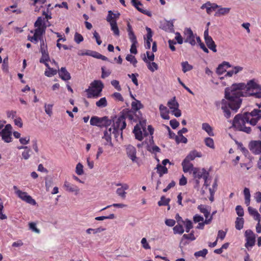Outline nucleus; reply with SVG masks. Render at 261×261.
I'll return each instance as SVG.
<instances>
[{"mask_svg": "<svg viewBox=\"0 0 261 261\" xmlns=\"http://www.w3.org/2000/svg\"><path fill=\"white\" fill-rule=\"evenodd\" d=\"M207 253H208L207 250L206 249H203L202 250H200V251L195 252L194 255L196 257H200V256H202V257H204L206 256V255L207 254Z\"/></svg>", "mask_w": 261, "mask_h": 261, "instance_id": "09e8293b", "label": "nucleus"}, {"mask_svg": "<svg viewBox=\"0 0 261 261\" xmlns=\"http://www.w3.org/2000/svg\"><path fill=\"white\" fill-rule=\"evenodd\" d=\"M230 8H219V9L216 12L215 16L216 17H219L221 15H224L229 13Z\"/></svg>", "mask_w": 261, "mask_h": 261, "instance_id": "c756f323", "label": "nucleus"}, {"mask_svg": "<svg viewBox=\"0 0 261 261\" xmlns=\"http://www.w3.org/2000/svg\"><path fill=\"white\" fill-rule=\"evenodd\" d=\"M159 110L161 113V117L166 120H168L170 118L169 116V111L168 110L167 108L164 106L163 105L161 104L160 105Z\"/></svg>", "mask_w": 261, "mask_h": 261, "instance_id": "aec40b11", "label": "nucleus"}, {"mask_svg": "<svg viewBox=\"0 0 261 261\" xmlns=\"http://www.w3.org/2000/svg\"><path fill=\"white\" fill-rule=\"evenodd\" d=\"M205 144L208 147L214 149L215 148L214 142L212 138L207 137L204 139Z\"/></svg>", "mask_w": 261, "mask_h": 261, "instance_id": "4c0bfd02", "label": "nucleus"}, {"mask_svg": "<svg viewBox=\"0 0 261 261\" xmlns=\"http://www.w3.org/2000/svg\"><path fill=\"white\" fill-rule=\"evenodd\" d=\"M260 119L261 111L254 109L251 112L237 114L233 119L232 125L238 130L250 134L251 127L246 126L245 124L247 123L254 126Z\"/></svg>", "mask_w": 261, "mask_h": 261, "instance_id": "f03ea898", "label": "nucleus"}, {"mask_svg": "<svg viewBox=\"0 0 261 261\" xmlns=\"http://www.w3.org/2000/svg\"><path fill=\"white\" fill-rule=\"evenodd\" d=\"M236 211L239 217H242L244 215V210L241 205H237L236 207Z\"/></svg>", "mask_w": 261, "mask_h": 261, "instance_id": "052dcab7", "label": "nucleus"}, {"mask_svg": "<svg viewBox=\"0 0 261 261\" xmlns=\"http://www.w3.org/2000/svg\"><path fill=\"white\" fill-rule=\"evenodd\" d=\"M245 237L246 241L245 247L248 248L249 247L253 246L255 242V236L254 232L251 230L248 229L245 232Z\"/></svg>", "mask_w": 261, "mask_h": 261, "instance_id": "9b49d317", "label": "nucleus"}, {"mask_svg": "<svg viewBox=\"0 0 261 261\" xmlns=\"http://www.w3.org/2000/svg\"><path fill=\"white\" fill-rule=\"evenodd\" d=\"M101 121V117L100 118L97 116H93L90 119V123L91 125L97 126L100 127Z\"/></svg>", "mask_w": 261, "mask_h": 261, "instance_id": "c85d7f7f", "label": "nucleus"}, {"mask_svg": "<svg viewBox=\"0 0 261 261\" xmlns=\"http://www.w3.org/2000/svg\"><path fill=\"white\" fill-rule=\"evenodd\" d=\"M156 168L160 177H162L164 174H167L168 173V169L164 166L158 164L157 165Z\"/></svg>", "mask_w": 261, "mask_h": 261, "instance_id": "473e14b6", "label": "nucleus"}, {"mask_svg": "<svg viewBox=\"0 0 261 261\" xmlns=\"http://www.w3.org/2000/svg\"><path fill=\"white\" fill-rule=\"evenodd\" d=\"M208 207L205 205H199L198 206L197 208L199 211L204 214L205 219H208L209 217H210V211L208 210Z\"/></svg>", "mask_w": 261, "mask_h": 261, "instance_id": "b1692460", "label": "nucleus"}, {"mask_svg": "<svg viewBox=\"0 0 261 261\" xmlns=\"http://www.w3.org/2000/svg\"><path fill=\"white\" fill-rule=\"evenodd\" d=\"M204 39L207 47L213 52H217L216 45L212 37L208 35V28H206L204 32Z\"/></svg>", "mask_w": 261, "mask_h": 261, "instance_id": "9d476101", "label": "nucleus"}, {"mask_svg": "<svg viewBox=\"0 0 261 261\" xmlns=\"http://www.w3.org/2000/svg\"><path fill=\"white\" fill-rule=\"evenodd\" d=\"M17 193V196L22 200L33 205H35L37 204L36 201L27 192L18 191Z\"/></svg>", "mask_w": 261, "mask_h": 261, "instance_id": "ddd939ff", "label": "nucleus"}, {"mask_svg": "<svg viewBox=\"0 0 261 261\" xmlns=\"http://www.w3.org/2000/svg\"><path fill=\"white\" fill-rule=\"evenodd\" d=\"M114 118L112 117H111V119H109L107 116L101 117L102 121H101V122L100 126V127H108V126L111 125L110 128L105 131L104 136L102 137V139L106 141V142L105 143V145H110L112 147L113 146V144L112 143L111 135L112 134H114Z\"/></svg>", "mask_w": 261, "mask_h": 261, "instance_id": "20e7f679", "label": "nucleus"}, {"mask_svg": "<svg viewBox=\"0 0 261 261\" xmlns=\"http://www.w3.org/2000/svg\"><path fill=\"white\" fill-rule=\"evenodd\" d=\"M248 147L250 150L254 154H261V141H251Z\"/></svg>", "mask_w": 261, "mask_h": 261, "instance_id": "f8f14e48", "label": "nucleus"}, {"mask_svg": "<svg viewBox=\"0 0 261 261\" xmlns=\"http://www.w3.org/2000/svg\"><path fill=\"white\" fill-rule=\"evenodd\" d=\"M65 190L70 192H77L79 191L78 187L74 185L71 184L67 181H65L63 186Z\"/></svg>", "mask_w": 261, "mask_h": 261, "instance_id": "412c9836", "label": "nucleus"}, {"mask_svg": "<svg viewBox=\"0 0 261 261\" xmlns=\"http://www.w3.org/2000/svg\"><path fill=\"white\" fill-rule=\"evenodd\" d=\"M255 90L260 91L261 85L254 79L249 81L246 85L244 83L233 84L229 89L225 90V97L227 100L222 99L217 103V106H221L225 117L229 118L231 116L230 109L236 112L240 108L242 101L241 97L254 96L256 98L261 97V92H250Z\"/></svg>", "mask_w": 261, "mask_h": 261, "instance_id": "f257e3e1", "label": "nucleus"}, {"mask_svg": "<svg viewBox=\"0 0 261 261\" xmlns=\"http://www.w3.org/2000/svg\"><path fill=\"white\" fill-rule=\"evenodd\" d=\"M123 110L121 112V115L115 122V138L120 134L121 138H122V130L126 127V119L130 121L131 123L137 122L142 120V114L140 112Z\"/></svg>", "mask_w": 261, "mask_h": 261, "instance_id": "7ed1b4c3", "label": "nucleus"}, {"mask_svg": "<svg viewBox=\"0 0 261 261\" xmlns=\"http://www.w3.org/2000/svg\"><path fill=\"white\" fill-rule=\"evenodd\" d=\"M175 39L178 44H181L183 43L182 37L181 36V35L179 33L176 32L175 33Z\"/></svg>", "mask_w": 261, "mask_h": 261, "instance_id": "e2e57ef3", "label": "nucleus"}, {"mask_svg": "<svg viewBox=\"0 0 261 261\" xmlns=\"http://www.w3.org/2000/svg\"><path fill=\"white\" fill-rule=\"evenodd\" d=\"M182 238L187 240H190L191 241H194L196 239L193 231H191L189 234H184L182 236Z\"/></svg>", "mask_w": 261, "mask_h": 261, "instance_id": "864d4df0", "label": "nucleus"}, {"mask_svg": "<svg viewBox=\"0 0 261 261\" xmlns=\"http://www.w3.org/2000/svg\"><path fill=\"white\" fill-rule=\"evenodd\" d=\"M182 70L184 73L191 70L193 69V66L189 64L187 61L182 62L181 64Z\"/></svg>", "mask_w": 261, "mask_h": 261, "instance_id": "c9c22d12", "label": "nucleus"}, {"mask_svg": "<svg viewBox=\"0 0 261 261\" xmlns=\"http://www.w3.org/2000/svg\"><path fill=\"white\" fill-rule=\"evenodd\" d=\"M58 73L60 77L63 81H68L71 79L70 74L65 67H61Z\"/></svg>", "mask_w": 261, "mask_h": 261, "instance_id": "dca6fc26", "label": "nucleus"}, {"mask_svg": "<svg viewBox=\"0 0 261 261\" xmlns=\"http://www.w3.org/2000/svg\"><path fill=\"white\" fill-rule=\"evenodd\" d=\"M103 87L104 85L101 81L94 80L90 84L89 87L86 90L87 97L91 98L100 96Z\"/></svg>", "mask_w": 261, "mask_h": 261, "instance_id": "39448f33", "label": "nucleus"}, {"mask_svg": "<svg viewBox=\"0 0 261 261\" xmlns=\"http://www.w3.org/2000/svg\"><path fill=\"white\" fill-rule=\"evenodd\" d=\"M226 69L224 68V66L222 64L219 65L217 68L216 73L218 75H221L226 72Z\"/></svg>", "mask_w": 261, "mask_h": 261, "instance_id": "6e6d98bb", "label": "nucleus"}, {"mask_svg": "<svg viewBox=\"0 0 261 261\" xmlns=\"http://www.w3.org/2000/svg\"><path fill=\"white\" fill-rule=\"evenodd\" d=\"M170 125L173 129H175L179 126V123L176 119H172L170 121Z\"/></svg>", "mask_w": 261, "mask_h": 261, "instance_id": "774afa93", "label": "nucleus"}, {"mask_svg": "<svg viewBox=\"0 0 261 261\" xmlns=\"http://www.w3.org/2000/svg\"><path fill=\"white\" fill-rule=\"evenodd\" d=\"M4 205L1 199L0 198V219L5 220L7 218V216L3 213Z\"/></svg>", "mask_w": 261, "mask_h": 261, "instance_id": "5fc2aeb1", "label": "nucleus"}, {"mask_svg": "<svg viewBox=\"0 0 261 261\" xmlns=\"http://www.w3.org/2000/svg\"><path fill=\"white\" fill-rule=\"evenodd\" d=\"M133 5L141 13L147 15V16H151V13L147 10H144L142 8V4L138 0H132Z\"/></svg>", "mask_w": 261, "mask_h": 261, "instance_id": "4468645a", "label": "nucleus"}, {"mask_svg": "<svg viewBox=\"0 0 261 261\" xmlns=\"http://www.w3.org/2000/svg\"><path fill=\"white\" fill-rule=\"evenodd\" d=\"M126 153L128 156L132 160L133 162H135L137 159L136 157V148L131 145H129L126 148Z\"/></svg>", "mask_w": 261, "mask_h": 261, "instance_id": "a211bd4d", "label": "nucleus"}, {"mask_svg": "<svg viewBox=\"0 0 261 261\" xmlns=\"http://www.w3.org/2000/svg\"><path fill=\"white\" fill-rule=\"evenodd\" d=\"M14 123L16 125L18 126L19 127H22L23 125L22 119L20 117H16L14 119Z\"/></svg>", "mask_w": 261, "mask_h": 261, "instance_id": "0e129e2a", "label": "nucleus"}, {"mask_svg": "<svg viewBox=\"0 0 261 261\" xmlns=\"http://www.w3.org/2000/svg\"><path fill=\"white\" fill-rule=\"evenodd\" d=\"M192 172L194 178H198V179H200V178H203L204 180V186L206 187L209 186L207 179L209 173L204 168L200 169L195 167L193 169Z\"/></svg>", "mask_w": 261, "mask_h": 261, "instance_id": "0eeeda50", "label": "nucleus"}, {"mask_svg": "<svg viewBox=\"0 0 261 261\" xmlns=\"http://www.w3.org/2000/svg\"><path fill=\"white\" fill-rule=\"evenodd\" d=\"M127 31L128 38L132 43H138L137 38L129 22L127 23Z\"/></svg>", "mask_w": 261, "mask_h": 261, "instance_id": "f3484780", "label": "nucleus"}, {"mask_svg": "<svg viewBox=\"0 0 261 261\" xmlns=\"http://www.w3.org/2000/svg\"><path fill=\"white\" fill-rule=\"evenodd\" d=\"M31 152V149L28 148V149H26L24 151L22 152V156L24 160H28L30 158L31 155L30 152Z\"/></svg>", "mask_w": 261, "mask_h": 261, "instance_id": "4d7b16f0", "label": "nucleus"}, {"mask_svg": "<svg viewBox=\"0 0 261 261\" xmlns=\"http://www.w3.org/2000/svg\"><path fill=\"white\" fill-rule=\"evenodd\" d=\"M143 60L145 63H147V68H148V69L149 70H150L152 72H153L155 70H158V66L156 63L153 62H148L145 57H144V58L143 59Z\"/></svg>", "mask_w": 261, "mask_h": 261, "instance_id": "cd10ccee", "label": "nucleus"}, {"mask_svg": "<svg viewBox=\"0 0 261 261\" xmlns=\"http://www.w3.org/2000/svg\"><path fill=\"white\" fill-rule=\"evenodd\" d=\"M173 23L172 21H166L162 24V29L166 32H172L174 31Z\"/></svg>", "mask_w": 261, "mask_h": 261, "instance_id": "4be33fe9", "label": "nucleus"}, {"mask_svg": "<svg viewBox=\"0 0 261 261\" xmlns=\"http://www.w3.org/2000/svg\"><path fill=\"white\" fill-rule=\"evenodd\" d=\"M170 201V198H166L165 196H162L161 198V200L158 201V204L159 206L168 205Z\"/></svg>", "mask_w": 261, "mask_h": 261, "instance_id": "58836bf2", "label": "nucleus"}, {"mask_svg": "<svg viewBox=\"0 0 261 261\" xmlns=\"http://www.w3.org/2000/svg\"><path fill=\"white\" fill-rule=\"evenodd\" d=\"M173 232L174 234H181L184 232V229L183 226L180 224H177L175 225L173 228Z\"/></svg>", "mask_w": 261, "mask_h": 261, "instance_id": "e433bc0d", "label": "nucleus"}, {"mask_svg": "<svg viewBox=\"0 0 261 261\" xmlns=\"http://www.w3.org/2000/svg\"><path fill=\"white\" fill-rule=\"evenodd\" d=\"M116 186H121V187L118 188L116 190V193L118 196L121 197L122 199H125L126 197L125 190H127L129 188L128 185L126 184H123L121 185V184H117Z\"/></svg>", "mask_w": 261, "mask_h": 261, "instance_id": "2eb2a0df", "label": "nucleus"}, {"mask_svg": "<svg viewBox=\"0 0 261 261\" xmlns=\"http://www.w3.org/2000/svg\"><path fill=\"white\" fill-rule=\"evenodd\" d=\"M12 127L11 124H8L1 131L0 135L2 136L3 140L6 143H9L12 141Z\"/></svg>", "mask_w": 261, "mask_h": 261, "instance_id": "1a4fd4ad", "label": "nucleus"}, {"mask_svg": "<svg viewBox=\"0 0 261 261\" xmlns=\"http://www.w3.org/2000/svg\"><path fill=\"white\" fill-rule=\"evenodd\" d=\"M74 41L77 43H80L83 41V37L79 33H76L74 35Z\"/></svg>", "mask_w": 261, "mask_h": 261, "instance_id": "bf43d9fd", "label": "nucleus"}, {"mask_svg": "<svg viewBox=\"0 0 261 261\" xmlns=\"http://www.w3.org/2000/svg\"><path fill=\"white\" fill-rule=\"evenodd\" d=\"M244 220L243 218L238 217L235 221V227L238 230H241L243 228Z\"/></svg>", "mask_w": 261, "mask_h": 261, "instance_id": "72a5a7b5", "label": "nucleus"}, {"mask_svg": "<svg viewBox=\"0 0 261 261\" xmlns=\"http://www.w3.org/2000/svg\"><path fill=\"white\" fill-rule=\"evenodd\" d=\"M131 106L132 111L135 112H138L140 109L143 108V105L141 101L137 99L132 102Z\"/></svg>", "mask_w": 261, "mask_h": 261, "instance_id": "a878e982", "label": "nucleus"}, {"mask_svg": "<svg viewBox=\"0 0 261 261\" xmlns=\"http://www.w3.org/2000/svg\"><path fill=\"white\" fill-rule=\"evenodd\" d=\"M184 35L185 36V42L189 43L192 46L196 44L195 36L192 30L190 28H186L184 31Z\"/></svg>", "mask_w": 261, "mask_h": 261, "instance_id": "6e6552de", "label": "nucleus"}, {"mask_svg": "<svg viewBox=\"0 0 261 261\" xmlns=\"http://www.w3.org/2000/svg\"><path fill=\"white\" fill-rule=\"evenodd\" d=\"M106 20L110 24L112 31L114 32V13L113 11L111 10L108 11Z\"/></svg>", "mask_w": 261, "mask_h": 261, "instance_id": "5701e85b", "label": "nucleus"}, {"mask_svg": "<svg viewBox=\"0 0 261 261\" xmlns=\"http://www.w3.org/2000/svg\"><path fill=\"white\" fill-rule=\"evenodd\" d=\"M167 105L172 110L177 109V108H178L179 107L178 102L176 101L175 97H174L171 99H170L168 102Z\"/></svg>", "mask_w": 261, "mask_h": 261, "instance_id": "2f4dec72", "label": "nucleus"}, {"mask_svg": "<svg viewBox=\"0 0 261 261\" xmlns=\"http://www.w3.org/2000/svg\"><path fill=\"white\" fill-rule=\"evenodd\" d=\"M96 105L98 107H105L107 105V101L105 97L100 98L96 102Z\"/></svg>", "mask_w": 261, "mask_h": 261, "instance_id": "a18cd8bd", "label": "nucleus"}, {"mask_svg": "<svg viewBox=\"0 0 261 261\" xmlns=\"http://www.w3.org/2000/svg\"><path fill=\"white\" fill-rule=\"evenodd\" d=\"M133 132L137 140L142 141L144 137L148 135L146 129V121H140V123L135 126Z\"/></svg>", "mask_w": 261, "mask_h": 261, "instance_id": "423d86ee", "label": "nucleus"}, {"mask_svg": "<svg viewBox=\"0 0 261 261\" xmlns=\"http://www.w3.org/2000/svg\"><path fill=\"white\" fill-rule=\"evenodd\" d=\"M191 161H189L186 159H184L182 162L181 165L182 166L183 171L185 173L190 172V171H193V169L195 168L193 167V164Z\"/></svg>", "mask_w": 261, "mask_h": 261, "instance_id": "6ab92c4d", "label": "nucleus"}, {"mask_svg": "<svg viewBox=\"0 0 261 261\" xmlns=\"http://www.w3.org/2000/svg\"><path fill=\"white\" fill-rule=\"evenodd\" d=\"M93 37L95 39L96 43L98 45H100L101 44L102 42L100 39V37L96 31H95L93 33Z\"/></svg>", "mask_w": 261, "mask_h": 261, "instance_id": "69168bd1", "label": "nucleus"}, {"mask_svg": "<svg viewBox=\"0 0 261 261\" xmlns=\"http://www.w3.org/2000/svg\"><path fill=\"white\" fill-rule=\"evenodd\" d=\"M212 219V216H211L208 219H205L204 222H199L196 228L197 229H203L204 228V225L209 224L211 222Z\"/></svg>", "mask_w": 261, "mask_h": 261, "instance_id": "79ce46f5", "label": "nucleus"}, {"mask_svg": "<svg viewBox=\"0 0 261 261\" xmlns=\"http://www.w3.org/2000/svg\"><path fill=\"white\" fill-rule=\"evenodd\" d=\"M41 57L40 59V63H44L50 61L49 55L48 51L41 53Z\"/></svg>", "mask_w": 261, "mask_h": 261, "instance_id": "ea45409f", "label": "nucleus"}, {"mask_svg": "<svg viewBox=\"0 0 261 261\" xmlns=\"http://www.w3.org/2000/svg\"><path fill=\"white\" fill-rule=\"evenodd\" d=\"M46 28V26H44L43 28H37L35 30L34 34L41 38H43V35L45 34Z\"/></svg>", "mask_w": 261, "mask_h": 261, "instance_id": "f704fd0d", "label": "nucleus"}, {"mask_svg": "<svg viewBox=\"0 0 261 261\" xmlns=\"http://www.w3.org/2000/svg\"><path fill=\"white\" fill-rule=\"evenodd\" d=\"M126 60L129 62H130L134 67H136V64L137 63V60L136 59L135 57L132 55H128L126 57Z\"/></svg>", "mask_w": 261, "mask_h": 261, "instance_id": "49530a36", "label": "nucleus"}, {"mask_svg": "<svg viewBox=\"0 0 261 261\" xmlns=\"http://www.w3.org/2000/svg\"><path fill=\"white\" fill-rule=\"evenodd\" d=\"M53 105L52 104L47 105L45 103L44 105L45 112L49 116H51L53 114Z\"/></svg>", "mask_w": 261, "mask_h": 261, "instance_id": "37998d69", "label": "nucleus"}, {"mask_svg": "<svg viewBox=\"0 0 261 261\" xmlns=\"http://www.w3.org/2000/svg\"><path fill=\"white\" fill-rule=\"evenodd\" d=\"M57 73V70L56 69H54L53 68H50L48 70H45L44 72V74L47 77H51L56 75Z\"/></svg>", "mask_w": 261, "mask_h": 261, "instance_id": "de8ad7c7", "label": "nucleus"}, {"mask_svg": "<svg viewBox=\"0 0 261 261\" xmlns=\"http://www.w3.org/2000/svg\"><path fill=\"white\" fill-rule=\"evenodd\" d=\"M146 30L147 31V35L146 37L144 38V39L146 40V41H149L151 43L152 41V32L151 29L148 27H146Z\"/></svg>", "mask_w": 261, "mask_h": 261, "instance_id": "c03bdc74", "label": "nucleus"}, {"mask_svg": "<svg viewBox=\"0 0 261 261\" xmlns=\"http://www.w3.org/2000/svg\"><path fill=\"white\" fill-rule=\"evenodd\" d=\"M101 70H102V74H101V77L102 79H105L107 77H108V76L110 75V73H111V71H110V70H106V68L105 67H101Z\"/></svg>", "mask_w": 261, "mask_h": 261, "instance_id": "13d9d810", "label": "nucleus"}, {"mask_svg": "<svg viewBox=\"0 0 261 261\" xmlns=\"http://www.w3.org/2000/svg\"><path fill=\"white\" fill-rule=\"evenodd\" d=\"M202 128L210 136H214L213 127L207 123H203L202 124Z\"/></svg>", "mask_w": 261, "mask_h": 261, "instance_id": "bb28decb", "label": "nucleus"}, {"mask_svg": "<svg viewBox=\"0 0 261 261\" xmlns=\"http://www.w3.org/2000/svg\"><path fill=\"white\" fill-rule=\"evenodd\" d=\"M202 156L201 153L198 152L196 150H192L190 152L188 155L186 157L185 159L191 161L194 160L196 157H201Z\"/></svg>", "mask_w": 261, "mask_h": 261, "instance_id": "393cba45", "label": "nucleus"}, {"mask_svg": "<svg viewBox=\"0 0 261 261\" xmlns=\"http://www.w3.org/2000/svg\"><path fill=\"white\" fill-rule=\"evenodd\" d=\"M226 232L222 230H220L218 231V236H217V239L218 240V239H220L221 240H223L225 236H226Z\"/></svg>", "mask_w": 261, "mask_h": 261, "instance_id": "338daca9", "label": "nucleus"}, {"mask_svg": "<svg viewBox=\"0 0 261 261\" xmlns=\"http://www.w3.org/2000/svg\"><path fill=\"white\" fill-rule=\"evenodd\" d=\"M75 172L79 175H81L84 173L83 166L81 163H79L76 165Z\"/></svg>", "mask_w": 261, "mask_h": 261, "instance_id": "8fccbe9b", "label": "nucleus"}, {"mask_svg": "<svg viewBox=\"0 0 261 261\" xmlns=\"http://www.w3.org/2000/svg\"><path fill=\"white\" fill-rule=\"evenodd\" d=\"M139 76L138 73L128 74V76L132 79V82L136 86H138V82L137 77Z\"/></svg>", "mask_w": 261, "mask_h": 261, "instance_id": "603ef678", "label": "nucleus"}, {"mask_svg": "<svg viewBox=\"0 0 261 261\" xmlns=\"http://www.w3.org/2000/svg\"><path fill=\"white\" fill-rule=\"evenodd\" d=\"M44 19L41 17H38L37 20L34 23V26L36 28H43L46 26L45 24L43 22Z\"/></svg>", "mask_w": 261, "mask_h": 261, "instance_id": "a19ab883", "label": "nucleus"}, {"mask_svg": "<svg viewBox=\"0 0 261 261\" xmlns=\"http://www.w3.org/2000/svg\"><path fill=\"white\" fill-rule=\"evenodd\" d=\"M89 56H92L95 58L101 59L103 61L108 60V58L105 56L102 55L100 53L95 51H89Z\"/></svg>", "mask_w": 261, "mask_h": 261, "instance_id": "7c9ffc66", "label": "nucleus"}, {"mask_svg": "<svg viewBox=\"0 0 261 261\" xmlns=\"http://www.w3.org/2000/svg\"><path fill=\"white\" fill-rule=\"evenodd\" d=\"M40 51L41 52V53L48 51L47 46L46 43H45V41L44 40V39L43 40H41Z\"/></svg>", "mask_w": 261, "mask_h": 261, "instance_id": "3c124183", "label": "nucleus"}, {"mask_svg": "<svg viewBox=\"0 0 261 261\" xmlns=\"http://www.w3.org/2000/svg\"><path fill=\"white\" fill-rule=\"evenodd\" d=\"M29 227L32 230V231L39 233L40 232V230L36 227V224L34 222H31L29 223Z\"/></svg>", "mask_w": 261, "mask_h": 261, "instance_id": "680f3d73", "label": "nucleus"}]
</instances>
